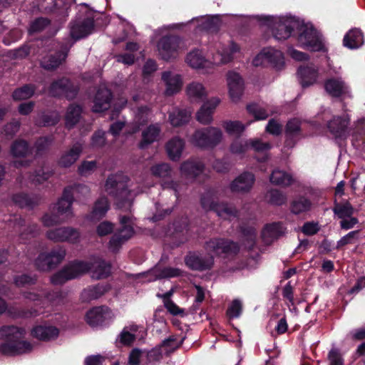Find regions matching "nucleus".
I'll return each mask as SVG.
<instances>
[{
	"instance_id": "2",
	"label": "nucleus",
	"mask_w": 365,
	"mask_h": 365,
	"mask_svg": "<svg viewBox=\"0 0 365 365\" xmlns=\"http://www.w3.org/2000/svg\"><path fill=\"white\" fill-rule=\"evenodd\" d=\"M88 271L91 272V277L94 279L106 278L110 273V265L100 257L93 258L91 262L75 261L69 263L62 270L55 274L51 280L53 284H61Z\"/></svg>"
},
{
	"instance_id": "48",
	"label": "nucleus",
	"mask_w": 365,
	"mask_h": 365,
	"mask_svg": "<svg viewBox=\"0 0 365 365\" xmlns=\"http://www.w3.org/2000/svg\"><path fill=\"white\" fill-rule=\"evenodd\" d=\"M146 350L133 349L130 353L128 364L130 365H148Z\"/></svg>"
},
{
	"instance_id": "29",
	"label": "nucleus",
	"mask_w": 365,
	"mask_h": 365,
	"mask_svg": "<svg viewBox=\"0 0 365 365\" xmlns=\"http://www.w3.org/2000/svg\"><path fill=\"white\" fill-rule=\"evenodd\" d=\"M83 150V145L81 143H75L68 150L63 153L58 160L61 167L68 168L72 165L80 157Z\"/></svg>"
},
{
	"instance_id": "44",
	"label": "nucleus",
	"mask_w": 365,
	"mask_h": 365,
	"mask_svg": "<svg viewBox=\"0 0 365 365\" xmlns=\"http://www.w3.org/2000/svg\"><path fill=\"white\" fill-rule=\"evenodd\" d=\"M182 343V339H178L175 336H170L163 341L158 346L160 348L164 355H168L175 351Z\"/></svg>"
},
{
	"instance_id": "23",
	"label": "nucleus",
	"mask_w": 365,
	"mask_h": 365,
	"mask_svg": "<svg viewBox=\"0 0 365 365\" xmlns=\"http://www.w3.org/2000/svg\"><path fill=\"white\" fill-rule=\"evenodd\" d=\"M182 271L178 268L155 267L150 271L138 274V277H145L146 282L155 281L163 278L175 277L181 275Z\"/></svg>"
},
{
	"instance_id": "52",
	"label": "nucleus",
	"mask_w": 365,
	"mask_h": 365,
	"mask_svg": "<svg viewBox=\"0 0 365 365\" xmlns=\"http://www.w3.org/2000/svg\"><path fill=\"white\" fill-rule=\"evenodd\" d=\"M81 113V108L78 106H71L68 107L66 115V126L71 128L79 120Z\"/></svg>"
},
{
	"instance_id": "38",
	"label": "nucleus",
	"mask_w": 365,
	"mask_h": 365,
	"mask_svg": "<svg viewBox=\"0 0 365 365\" xmlns=\"http://www.w3.org/2000/svg\"><path fill=\"white\" fill-rule=\"evenodd\" d=\"M160 126L159 124H152L147 127L142 133V140L140 143L141 148L154 143L159 138L160 133Z\"/></svg>"
},
{
	"instance_id": "39",
	"label": "nucleus",
	"mask_w": 365,
	"mask_h": 365,
	"mask_svg": "<svg viewBox=\"0 0 365 365\" xmlns=\"http://www.w3.org/2000/svg\"><path fill=\"white\" fill-rule=\"evenodd\" d=\"M142 330L143 327H140L135 324L127 326L123 329L117 341L118 343L125 346L130 345L135 338L138 336L137 333Z\"/></svg>"
},
{
	"instance_id": "9",
	"label": "nucleus",
	"mask_w": 365,
	"mask_h": 365,
	"mask_svg": "<svg viewBox=\"0 0 365 365\" xmlns=\"http://www.w3.org/2000/svg\"><path fill=\"white\" fill-rule=\"evenodd\" d=\"M222 139V133L220 128L209 127L197 130L190 141L200 148H212L219 144Z\"/></svg>"
},
{
	"instance_id": "46",
	"label": "nucleus",
	"mask_w": 365,
	"mask_h": 365,
	"mask_svg": "<svg viewBox=\"0 0 365 365\" xmlns=\"http://www.w3.org/2000/svg\"><path fill=\"white\" fill-rule=\"evenodd\" d=\"M270 181L275 185L287 186L291 184L292 178L284 171L275 170L270 176Z\"/></svg>"
},
{
	"instance_id": "53",
	"label": "nucleus",
	"mask_w": 365,
	"mask_h": 365,
	"mask_svg": "<svg viewBox=\"0 0 365 365\" xmlns=\"http://www.w3.org/2000/svg\"><path fill=\"white\" fill-rule=\"evenodd\" d=\"M14 202L21 207H32L38 203L37 198H31L27 194L19 193L13 197Z\"/></svg>"
},
{
	"instance_id": "47",
	"label": "nucleus",
	"mask_w": 365,
	"mask_h": 365,
	"mask_svg": "<svg viewBox=\"0 0 365 365\" xmlns=\"http://www.w3.org/2000/svg\"><path fill=\"white\" fill-rule=\"evenodd\" d=\"M31 153L28 144L24 140H16L11 146V153L16 158H26Z\"/></svg>"
},
{
	"instance_id": "26",
	"label": "nucleus",
	"mask_w": 365,
	"mask_h": 365,
	"mask_svg": "<svg viewBox=\"0 0 365 365\" xmlns=\"http://www.w3.org/2000/svg\"><path fill=\"white\" fill-rule=\"evenodd\" d=\"M185 93L189 101L192 103H200L207 97L208 92L205 86L198 81L188 83Z\"/></svg>"
},
{
	"instance_id": "43",
	"label": "nucleus",
	"mask_w": 365,
	"mask_h": 365,
	"mask_svg": "<svg viewBox=\"0 0 365 365\" xmlns=\"http://www.w3.org/2000/svg\"><path fill=\"white\" fill-rule=\"evenodd\" d=\"M109 209V204L106 197H100L94 205L91 217L92 220H98L103 217Z\"/></svg>"
},
{
	"instance_id": "50",
	"label": "nucleus",
	"mask_w": 365,
	"mask_h": 365,
	"mask_svg": "<svg viewBox=\"0 0 365 365\" xmlns=\"http://www.w3.org/2000/svg\"><path fill=\"white\" fill-rule=\"evenodd\" d=\"M74 2L75 0H56L50 11L58 14L61 18H66L70 5Z\"/></svg>"
},
{
	"instance_id": "11",
	"label": "nucleus",
	"mask_w": 365,
	"mask_h": 365,
	"mask_svg": "<svg viewBox=\"0 0 365 365\" xmlns=\"http://www.w3.org/2000/svg\"><path fill=\"white\" fill-rule=\"evenodd\" d=\"M255 66H271L276 70H281L284 66L283 53L279 50L272 47L264 48L252 61Z\"/></svg>"
},
{
	"instance_id": "31",
	"label": "nucleus",
	"mask_w": 365,
	"mask_h": 365,
	"mask_svg": "<svg viewBox=\"0 0 365 365\" xmlns=\"http://www.w3.org/2000/svg\"><path fill=\"white\" fill-rule=\"evenodd\" d=\"M204 165L200 160L190 159L182 163L181 175L187 178H193L199 175L203 170Z\"/></svg>"
},
{
	"instance_id": "62",
	"label": "nucleus",
	"mask_w": 365,
	"mask_h": 365,
	"mask_svg": "<svg viewBox=\"0 0 365 365\" xmlns=\"http://www.w3.org/2000/svg\"><path fill=\"white\" fill-rule=\"evenodd\" d=\"M301 121L298 118H293L288 121L286 126L287 138L297 136L300 133Z\"/></svg>"
},
{
	"instance_id": "35",
	"label": "nucleus",
	"mask_w": 365,
	"mask_h": 365,
	"mask_svg": "<svg viewBox=\"0 0 365 365\" xmlns=\"http://www.w3.org/2000/svg\"><path fill=\"white\" fill-rule=\"evenodd\" d=\"M325 89L334 97H339L349 93L346 84L339 78H330L325 83Z\"/></svg>"
},
{
	"instance_id": "5",
	"label": "nucleus",
	"mask_w": 365,
	"mask_h": 365,
	"mask_svg": "<svg viewBox=\"0 0 365 365\" xmlns=\"http://www.w3.org/2000/svg\"><path fill=\"white\" fill-rule=\"evenodd\" d=\"M127 181V177L123 174L112 175L108 178L105 187L109 195L118 199L117 205L119 208L125 207L126 210H130L133 198L136 193L128 190Z\"/></svg>"
},
{
	"instance_id": "24",
	"label": "nucleus",
	"mask_w": 365,
	"mask_h": 365,
	"mask_svg": "<svg viewBox=\"0 0 365 365\" xmlns=\"http://www.w3.org/2000/svg\"><path fill=\"white\" fill-rule=\"evenodd\" d=\"M255 181V175L250 172H245L238 175L230 185L232 192H248Z\"/></svg>"
},
{
	"instance_id": "61",
	"label": "nucleus",
	"mask_w": 365,
	"mask_h": 365,
	"mask_svg": "<svg viewBox=\"0 0 365 365\" xmlns=\"http://www.w3.org/2000/svg\"><path fill=\"white\" fill-rule=\"evenodd\" d=\"M250 149V140H236L230 145V151L233 154L242 155Z\"/></svg>"
},
{
	"instance_id": "14",
	"label": "nucleus",
	"mask_w": 365,
	"mask_h": 365,
	"mask_svg": "<svg viewBox=\"0 0 365 365\" xmlns=\"http://www.w3.org/2000/svg\"><path fill=\"white\" fill-rule=\"evenodd\" d=\"M24 297L42 307L48 306H56L62 302V294L59 292L46 293L41 291V294L34 291L26 292L23 294Z\"/></svg>"
},
{
	"instance_id": "12",
	"label": "nucleus",
	"mask_w": 365,
	"mask_h": 365,
	"mask_svg": "<svg viewBox=\"0 0 365 365\" xmlns=\"http://www.w3.org/2000/svg\"><path fill=\"white\" fill-rule=\"evenodd\" d=\"M201 204L205 210H213L217 215L224 220H232L236 217L237 210L227 204H218L214 201L212 195L207 193L201 199Z\"/></svg>"
},
{
	"instance_id": "10",
	"label": "nucleus",
	"mask_w": 365,
	"mask_h": 365,
	"mask_svg": "<svg viewBox=\"0 0 365 365\" xmlns=\"http://www.w3.org/2000/svg\"><path fill=\"white\" fill-rule=\"evenodd\" d=\"M121 229L115 233L109 242V250L113 252H118L121 246L133 235V220L131 215L120 217Z\"/></svg>"
},
{
	"instance_id": "54",
	"label": "nucleus",
	"mask_w": 365,
	"mask_h": 365,
	"mask_svg": "<svg viewBox=\"0 0 365 365\" xmlns=\"http://www.w3.org/2000/svg\"><path fill=\"white\" fill-rule=\"evenodd\" d=\"M222 127L230 135H239L245 130L246 126L238 120H227L223 122Z\"/></svg>"
},
{
	"instance_id": "37",
	"label": "nucleus",
	"mask_w": 365,
	"mask_h": 365,
	"mask_svg": "<svg viewBox=\"0 0 365 365\" xmlns=\"http://www.w3.org/2000/svg\"><path fill=\"white\" fill-rule=\"evenodd\" d=\"M191 113L190 110L175 108L169 112V122L174 127L181 126L190 120Z\"/></svg>"
},
{
	"instance_id": "7",
	"label": "nucleus",
	"mask_w": 365,
	"mask_h": 365,
	"mask_svg": "<svg viewBox=\"0 0 365 365\" xmlns=\"http://www.w3.org/2000/svg\"><path fill=\"white\" fill-rule=\"evenodd\" d=\"M186 48V41L175 36H165L157 44L159 55L165 61L177 58Z\"/></svg>"
},
{
	"instance_id": "19",
	"label": "nucleus",
	"mask_w": 365,
	"mask_h": 365,
	"mask_svg": "<svg viewBox=\"0 0 365 365\" xmlns=\"http://www.w3.org/2000/svg\"><path fill=\"white\" fill-rule=\"evenodd\" d=\"M46 235L49 240L55 242H70L72 243L76 242L80 237L78 230L70 227L51 230L47 232Z\"/></svg>"
},
{
	"instance_id": "32",
	"label": "nucleus",
	"mask_w": 365,
	"mask_h": 365,
	"mask_svg": "<svg viewBox=\"0 0 365 365\" xmlns=\"http://www.w3.org/2000/svg\"><path fill=\"white\" fill-rule=\"evenodd\" d=\"M66 56L67 51L64 49L59 51H50L49 54L41 59V65L47 70L56 68L66 59Z\"/></svg>"
},
{
	"instance_id": "64",
	"label": "nucleus",
	"mask_w": 365,
	"mask_h": 365,
	"mask_svg": "<svg viewBox=\"0 0 365 365\" xmlns=\"http://www.w3.org/2000/svg\"><path fill=\"white\" fill-rule=\"evenodd\" d=\"M42 223L46 227H51L62 222H66L55 212L51 214L46 213L41 219Z\"/></svg>"
},
{
	"instance_id": "28",
	"label": "nucleus",
	"mask_w": 365,
	"mask_h": 365,
	"mask_svg": "<svg viewBox=\"0 0 365 365\" xmlns=\"http://www.w3.org/2000/svg\"><path fill=\"white\" fill-rule=\"evenodd\" d=\"M285 232V229L282 224L279 222H274L267 225L262 232V237L266 244H270L274 240L282 236Z\"/></svg>"
},
{
	"instance_id": "13",
	"label": "nucleus",
	"mask_w": 365,
	"mask_h": 365,
	"mask_svg": "<svg viewBox=\"0 0 365 365\" xmlns=\"http://www.w3.org/2000/svg\"><path fill=\"white\" fill-rule=\"evenodd\" d=\"M66 255L65 250L62 247L53 249L50 252L41 253L35 261L37 269L47 271L58 264Z\"/></svg>"
},
{
	"instance_id": "36",
	"label": "nucleus",
	"mask_w": 365,
	"mask_h": 365,
	"mask_svg": "<svg viewBox=\"0 0 365 365\" xmlns=\"http://www.w3.org/2000/svg\"><path fill=\"white\" fill-rule=\"evenodd\" d=\"M184 148V140L178 137L171 138L165 146L168 155L172 160H178L180 158Z\"/></svg>"
},
{
	"instance_id": "22",
	"label": "nucleus",
	"mask_w": 365,
	"mask_h": 365,
	"mask_svg": "<svg viewBox=\"0 0 365 365\" xmlns=\"http://www.w3.org/2000/svg\"><path fill=\"white\" fill-rule=\"evenodd\" d=\"M78 89L67 78H61L54 81L50 86L49 93L53 96H64L68 99L73 98Z\"/></svg>"
},
{
	"instance_id": "49",
	"label": "nucleus",
	"mask_w": 365,
	"mask_h": 365,
	"mask_svg": "<svg viewBox=\"0 0 365 365\" xmlns=\"http://www.w3.org/2000/svg\"><path fill=\"white\" fill-rule=\"evenodd\" d=\"M311 205V202L308 199L300 197L292 201L291 204V211L296 215L300 214L309 210Z\"/></svg>"
},
{
	"instance_id": "8",
	"label": "nucleus",
	"mask_w": 365,
	"mask_h": 365,
	"mask_svg": "<svg viewBox=\"0 0 365 365\" xmlns=\"http://www.w3.org/2000/svg\"><path fill=\"white\" fill-rule=\"evenodd\" d=\"M187 24L195 25V31L200 32L202 31H215L220 25V19L218 15L216 16H202L200 17L193 18L190 21L186 24H174L168 26L162 27L156 31V34L163 33L164 29H180L182 27Z\"/></svg>"
},
{
	"instance_id": "58",
	"label": "nucleus",
	"mask_w": 365,
	"mask_h": 365,
	"mask_svg": "<svg viewBox=\"0 0 365 365\" xmlns=\"http://www.w3.org/2000/svg\"><path fill=\"white\" fill-rule=\"evenodd\" d=\"M41 118V120H38L36 123L39 125L49 126L55 125L58 122L60 115L56 111H52L43 114Z\"/></svg>"
},
{
	"instance_id": "63",
	"label": "nucleus",
	"mask_w": 365,
	"mask_h": 365,
	"mask_svg": "<svg viewBox=\"0 0 365 365\" xmlns=\"http://www.w3.org/2000/svg\"><path fill=\"white\" fill-rule=\"evenodd\" d=\"M163 355V351L158 346L149 351L146 350L148 365L156 364L162 359Z\"/></svg>"
},
{
	"instance_id": "55",
	"label": "nucleus",
	"mask_w": 365,
	"mask_h": 365,
	"mask_svg": "<svg viewBox=\"0 0 365 365\" xmlns=\"http://www.w3.org/2000/svg\"><path fill=\"white\" fill-rule=\"evenodd\" d=\"M151 173L153 175L159 178H165L171 175L172 170L168 163L156 164L151 167Z\"/></svg>"
},
{
	"instance_id": "60",
	"label": "nucleus",
	"mask_w": 365,
	"mask_h": 365,
	"mask_svg": "<svg viewBox=\"0 0 365 365\" xmlns=\"http://www.w3.org/2000/svg\"><path fill=\"white\" fill-rule=\"evenodd\" d=\"M248 112L253 115L256 120H264L269 116V113L258 104H250L247 107Z\"/></svg>"
},
{
	"instance_id": "21",
	"label": "nucleus",
	"mask_w": 365,
	"mask_h": 365,
	"mask_svg": "<svg viewBox=\"0 0 365 365\" xmlns=\"http://www.w3.org/2000/svg\"><path fill=\"white\" fill-rule=\"evenodd\" d=\"M220 102L221 100L218 97H212L205 101L196 113L197 120L201 124H210L213 120L215 110Z\"/></svg>"
},
{
	"instance_id": "6",
	"label": "nucleus",
	"mask_w": 365,
	"mask_h": 365,
	"mask_svg": "<svg viewBox=\"0 0 365 365\" xmlns=\"http://www.w3.org/2000/svg\"><path fill=\"white\" fill-rule=\"evenodd\" d=\"M89 193V189L86 185H76L68 186L63 190L62 197L53 205L52 212L58 214L66 222L73 217L72 203L74 195L79 197L81 195H86Z\"/></svg>"
},
{
	"instance_id": "56",
	"label": "nucleus",
	"mask_w": 365,
	"mask_h": 365,
	"mask_svg": "<svg viewBox=\"0 0 365 365\" xmlns=\"http://www.w3.org/2000/svg\"><path fill=\"white\" fill-rule=\"evenodd\" d=\"M53 173L44 167L36 170L33 175H29V180L34 183H42L51 177Z\"/></svg>"
},
{
	"instance_id": "41",
	"label": "nucleus",
	"mask_w": 365,
	"mask_h": 365,
	"mask_svg": "<svg viewBox=\"0 0 365 365\" xmlns=\"http://www.w3.org/2000/svg\"><path fill=\"white\" fill-rule=\"evenodd\" d=\"M110 287L107 284H98L94 287H90L85 289L81 298L83 301H91L96 299L108 291Z\"/></svg>"
},
{
	"instance_id": "18",
	"label": "nucleus",
	"mask_w": 365,
	"mask_h": 365,
	"mask_svg": "<svg viewBox=\"0 0 365 365\" xmlns=\"http://www.w3.org/2000/svg\"><path fill=\"white\" fill-rule=\"evenodd\" d=\"M113 317L110 309L107 307H98L89 310L86 316V322L92 327L108 323Z\"/></svg>"
},
{
	"instance_id": "33",
	"label": "nucleus",
	"mask_w": 365,
	"mask_h": 365,
	"mask_svg": "<svg viewBox=\"0 0 365 365\" xmlns=\"http://www.w3.org/2000/svg\"><path fill=\"white\" fill-rule=\"evenodd\" d=\"M297 75L302 87H307L316 83L318 78V71L312 65L300 66Z\"/></svg>"
},
{
	"instance_id": "57",
	"label": "nucleus",
	"mask_w": 365,
	"mask_h": 365,
	"mask_svg": "<svg viewBox=\"0 0 365 365\" xmlns=\"http://www.w3.org/2000/svg\"><path fill=\"white\" fill-rule=\"evenodd\" d=\"M34 93V88L30 85H26L15 90L13 93V98L15 101H22L31 98Z\"/></svg>"
},
{
	"instance_id": "1",
	"label": "nucleus",
	"mask_w": 365,
	"mask_h": 365,
	"mask_svg": "<svg viewBox=\"0 0 365 365\" xmlns=\"http://www.w3.org/2000/svg\"><path fill=\"white\" fill-rule=\"evenodd\" d=\"M262 19L263 24L272 29L276 39H287L297 29L299 31L298 43L301 47L312 51L325 50L322 36L312 26L291 16H264Z\"/></svg>"
},
{
	"instance_id": "59",
	"label": "nucleus",
	"mask_w": 365,
	"mask_h": 365,
	"mask_svg": "<svg viewBox=\"0 0 365 365\" xmlns=\"http://www.w3.org/2000/svg\"><path fill=\"white\" fill-rule=\"evenodd\" d=\"M172 292H168L162 296L164 299V305L168 311L173 315H182L184 314V310L180 309L178 306H177L173 302L170 300V297L171 296Z\"/></svg>"
},
{
	"instance_id": "34",
	"label": "nucleus",
	"mask_w": 365,
	"mask_h": 365,
	"mask_svg": "<svg viewBox=\"0 0 365 365\" xmlns=\"http://www.w3.org/2000/svg\"><path fill=\"white\" fill-rule=\"evenodd\" d=\"M33 336L43 341L56 339L58 334V329L51 325H38L35 327L31 331Z\"/></svg>"
},
{
	"instance_id": "4",
	"label": "nucleus",
	"mask_w": 365,
	"mask_h": 365,
	"mask_svg": "<svg viewBox=\"0 0 365 365\" xmlns=\"http://www.w3.org/2000/svg\"><path fill=\"white\" fill-rule=\"evenodd\" d=\"M26 331L23 328L16 326H2L0 327V352L8 356H14L30 352L33 345L24 340Z\"/></svg>"
},
{
	"instance_id": "27",
	"label": "nucleus",
	"mask_w": 365,
	"mask_h": 365,
	"mask_svg": "<svg viewBox=\"0 0 365 365\" xmlns=\"http://www.w3.org/2000/svg\"><path fill=\"white\" fill-rule=\"evenodd\" d=\"M110 100V91L104 86L100 87L93 100V111L100 113L108 109Z\"/></svg>"
},
{
	"instance_id": "20",
	"label": "nucleus",
	"mask_w": 365,
	"mask_h": 365,
	"mask_svg": "<svg viewBox=\"0 0 365 365\" xmlns=\"http://www.w3.org/2000/svg\"><path fill=\"white\" fill-rule=\"evenodd\" d=\"M98 15L99 14H97L92 18L88 17L83 21L78 20L73 22L70 29L71 37L78 40L91 34L94 29V18Z\"/></svg>"
},
{
	"instance_id": "30",
	"label": "nucleus",
	"mask_w": 365,
	"mask_h": 365,
	"mask_svg": "<svg viewBox=\"0 0 365 365\" xmlns=\"http://www.w3.org/2000/svg\"><path fill=\"white\" fill-rule=\"evenodd\" d=\"M187 267L192 269L205 270L211 268L213 264L212 256L202 257L197 255H190L185 258Z\"/></svg>"
},
{
	"instance_id": "15",
	"label": "nucleus",
	"mask_w": 365,
	"mask_h": 365,
	"mask_svg": "<svg viewBox=\"0 0 365 365\" xmlns=\"http://www.w3.org/2000/svg\"><path fill=\"white\" fill-rule=\"evenodd\" d=\"M226 81L230 100L234 103L239 102L245 89L243 79L238 73L229 71L227 73Z\"/></svg>"
},
{
	"instance_id": "45",
	"label": "nucleus",
	"mask_w": 365,
	"mask_h": 365,
	"mask_svg": "<svg viewBox=\"0 0 365 365\" xmlns=\"http://www.w3.org/2000/svg\"><path fill=\"white\" fill-rule=\"evenodd\" d=\"M348 120L346 118L337 117L328 123L327 127L329 131L336 137L341 135L345 128L346 127Z\"/></svg>"
},
{
	"instance_id": "16",
	"label": "nucleus",
	"mask_w": 365,
	"mask_h": 365,
	"mask_svg": "<svg viewBox=\"0 0 365 365\" xmlns=\"http://www.w3.org/2000/svg\"><path fill=\"white\" fill-rule=\"evenodd\" d=\"M161 79L165 87L164 93L167 96L178 93L182 88V76L175 71H165L162 73Z\"/></svg>"
},
{
	"instance_id": "51",
	"label": "nucleus",
	"mask_w": 365,
	"mask_h": 365,
	"mask_svg": "<svg viewBox=\"0 0 365 365\" xmlns=\"http://www.w3.org/2000/svg\"><path fill=\"white\" fill-rule=\"evenodd\" d=\"M333 210L341 219L351 217L354 212L352 206L348 202L335 203Z\"/></svg>"
},
{
	"instance_id": "25",
	"label": "nucleus",
	"mask_w": 365,
	"mask_h": 365,
	"mask_svg": "<svg viewBox=\"0 0 365 365\" xmlns=\"http://www.w3.org/2000/svg\"><path fill=\"white\" fill-rule=\"evenodd\" d=\"M152 116L153 113L148 106L139 107L135 113L133 123L126 126V132L130 134L138 132L140 126L147 123Z\"/></svg>"
},
{
	"instance_id": "3",
	"label": "nucleus",
	"mask_w": 365,
	"mask_h": 365,
	"mask_svg": "<svg viewBox=\"0 0 365 365\" xmlns=\"http://www.w3.org/2000/svg\"><path fill=\"white\" fill-rule=\"evenodd\" d=\"M217 49L212 61L205 58L201 50L194 49L187 53L185 61L192 68L209 73L215 66L230 62L234 58V54L240 50L238 46L234 43H230L227 47L220 44Z\"/></svg>"
},
{
	"instance_id": "17",
	"label": "nucleus",
	"mask_w": 365,
	"mask_h": 365,
	"mask_svg": "<svg viewBox=\"0 0 365 365\" xmlns=\"http://www.w3.org/2000/svg\"><path fill=\"white\" fill-rule=\"evenodd\" d=\"M207 251L216 255L236 254L239 251L237 244L223 239H213L206 244Z\"/></svg>"
},
{
	"instance_id": "40",
	"label": "nucleus",
	"mask_w": 365,
	"mask_h": 365,
	"mask_svg": "<svg viewBox=\"0 0 365 365\" xmlns=\"http://www.w3.org/2000/svg\"><path fill=\"white\" fill-rule=\"evenodd\" d=\"M343 41L344 46L349 48H358L364 43V36L360 30L351 29L345 35Z\"/></svg>"
},
{
	"instance_id": "42",
	"label": "nucleus",
	"mask_w": 365,
	"mask_h": 365,
	"mask_svg": "<svg viewBox=\"0 0 365 365\" xmlns=\"http://www.w3.org/2000/svg\"><path fill=\"white\" fill-rule=\"evenodd\" d=\"M138 49V46L136 43L129 42L126 45V51L128 53L119 54L115 56L118 62L123 63L125 65H132L135 61V55L133 53Z\"/></svg>"
}]
</instances>
